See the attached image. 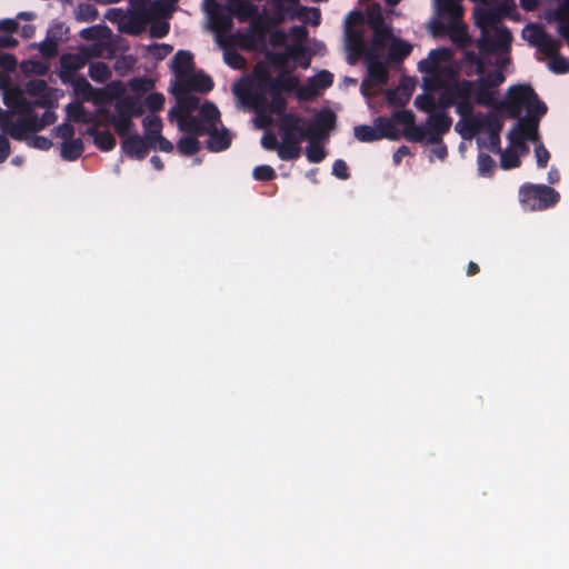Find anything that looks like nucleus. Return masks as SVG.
<instances>
[{"instance_id": "1", "label": "nucleus", "mask_w": 569, "mask_h": 569, "mask_svg": "<svg viewBox=\"0 0 569 569\" xmlns=\"http://www.w3.org/2000/svg\"><path fill=\"white\" fill-rule=\"evenodd\" d=\"M337 116L330 108L318 111L312 120L300 114H289L283 123L284 142L280 159L297 160L301 154V142L307 140L306 157L310 163H319L326 158L322 142L336 127Z\"/></svg>"}, {"instance_id": "2", "label": "nucleus", "mask_w": 569, "mask_h": 569, "mask_svg": "<svg viewBox=\"0 0 569 569\" xmlns=\"http://www.w3.org/2000/svg\"><path fill=\"white\" fill-rule=\"evenodd\" d=\"M505 80L506 77L500 70L486 74L483 72L476 80L458 79L443 93L441 100L447 106H455L456 112L460 117H465L473 112L475 104L483 107L495 106V89L501 86Z\"/></svg>"}, {"instance_id": "3", "label": "nucleus", "mask_w": 569, "mask_h": 569, "mask_svg": "<svg viewBox=\"0 0 569 569\" xmlns=\"http://www.w3.org/2000/svg\"><path fill=\"white\" fill-rule=\"evenodd\" d=\"M542 102L539 100L538 94L529 84H516L511 86L507 91V97L502 101H497L495 106H489L496 109L502 116L505 114L509 119H520L523 106L527 107V113L529 109L533 110L537 114V104Z\"/></svg>"}, {"instance_id": "4", "label": "nucleus", "mask_w": 569, "mask_h": 569, "mask_svg": "<svg viewBox=\"0 0 569 569\" xmlns=\"http://www.w3.org/2000/svg\"><path fill=\"white\" fill-rule=\"evenodd\" d=\"M547 110L548 109L545 102H539L537 104V114H535L533 110L530 108L529 113L520 118L513 128L508 132L507 139L510 146L521 150H527L528 147L526 141H537L539 139V121L540 118L547 113Z\"/></svg>"}, {"instance_id": "5", "label": "nucleus", "mask_w": 569, "mask_h": 569, "mask_svg": "<svg viewBox=\"0 0 569 569\" xmlns=\"http://www.w3.org/2000/svg\"><path fill=\"white\" fill-rule=\"evenodd\" d=\"M559 200V192L546 184L525 183L519 189V201L531 211L546 210Z\"/></svg>"}, {"instance_id": "6", "label": "nucleus", "mask_w": 569, "mask_h": 569, "mask_svg": "<svg viewBox=\"0 0 569 569\" xmlns=\"http://www.w3.org/2000/svg\"><path fill=\"white\" fill-rule=\"evenodd\" d=\"M390 27L380 28L372 31L371 44L368 46L362 39L361 33H353L348 43L350 50V63H353L361 53H371L382 56L388 42L392 39Z\"/></svg>"}, {"instance_id": "7", "label": "nucleus", "mask_w": 569, "mask_h": 569, "mask_svg": "<svg viewBox=\"0 0 569 569\" xmlns=\"http://www.w3.org/2000/svg\"><path fill=\"white\" fill-rule=\"evenodd\" d=\"M502 114L498 112L496 109L493 111L483 114L478 112L461 117L465 122L463 130L461 131V136L463 138H472L478 132L482 130H488L489 132H500L503 127Z\"/></svg>"}, {"instance_id": "8", "label": "nucleus", "mask_w": 569, "mask_h": 569, "mask_svg": "<svg viewBox=\"0 0 569 569\" xmlns=\"http://www.w3.org/2000/svg\"><path fill=\"white\" fill-rule=\"evenodd\" d=\"M360 57H363L368 72V79L362 80L360 90L365 97H369L370 93L368 92L367 87L370 84H386L389 80V71L387 64L381 61V56L361 53Z\"/></svg>"}, {"instance_id": "9", "label": "nucleus", "mask_w": 569, "mask_h": 569, "mask_svg": "<svg viewBox=\"0 0 569 569\" xmlns=\"http://www.w3.org/2000/svg\"><path fill=\"white\" fill-rule=\"evenodd\" d=\"M299 78L293 76L288 70L281 71L277 77L264 72L259 78V86L266 93H280L292 92L298 89Z\"/></svg>"}, {"instance_id": "10", "label": "nucleus", "mask_w": 569, "mask_h": 569, "mask_svg": "<svg viewBox=\"0 0 569 569\" xmlns=\"http://www.w3.org/2000/svg\"><path fill=\"white\" fill-rule=\"evenodd\" d=\"M512 41V34L506 27H497L493 34L489 30H482L478 40V47L487 53H495L498 50L508 49Z\"/></svg>"}, {"instance_id": "11", "label": "nucleus", "mask_w": 569, "mask_h": 569, "mask_svg": "<svg viewBox=\"0 0 569 569\" xmlns=\"http://www.w3.org/2000/svg\"><path fill=\"white\" fill-rule=\"evenodd\" d=\"M207 13L211 29L218 34L226 33L231 30L232 14L228 11L227 6H222L214 0L206 2Z\"/></svg>"}, {"instance_id": "12", "label": "nucleus", "mask_w": 569, "mask_h": 569, "mask_svg": "<svg viewBox=\"0 0 569 569\" xmlns=\"http://www.w3.org/2000/svg\"><path fill=\"white\" fill-rule=\"evenodd\" d=\"M213 86L212 78L199 71L180 79L173 88V93H190L191 91L207 93L213 89Z\"/></svg>"}, {"instance_id": "13", "label": "nucleus", "mask_w": 569, "mask_h": 569, "mask_svg": "<svg viewBox=\"0 0 569 569\" xmlns=\"http://www.w3.org/2000/svg\"><path fill=\"white\" fill-rule=\"evenodd\" d=\"M452 119L445 112L432 113L428 121V143L439 144L441 137L450 130Z\"/></svg>"}, {"instance_id": "14", "label": "nucleus", "mask_w": 569, "mask_h": 569, "mask_svg": "<svg viewBox=\"0 0 569 569\" xmlns=\"http://www.w3.org/2000/svg\"><path fill=\"white\" fill-rule=\"evenodd\" d=\"M530 42L536 46L542 54L549 58L557 56L561 48V42L558 39L539 27L535 28Z\"/></svg>"}, {"instance_id": "15", "label": "nucleus", "mask_w": 569, "mask_h": 569, "mask_svg": "<svg viewBox=\"0 0 569 569\" xmlns=\"http://www.w3.org/2000/svg\"><path fill=\"white\" fill-rule=\"evenodd\" d=\"M126 22L120 26V31L131 36L141 34L147 24L152 20L153 12H136L128 10L126 14Z\"/></svg>"}, {"instance_id": "16", "label": "nucleus", "mask_w": 569, "mask_h": 569, "mask_svg": "<svg viewBox=\"0 0 569 569\" xmlns=\"http://www.w3.org/2000/svg\"><path fill=\"white\" fill-rule=\"evenodd\" d=\"M73 91L77 96L94 103L106 102L109 94L104 89H94L84 77H78L72 80Z\"/></svg>"}, {"instance_id": "17", "label": "nucleus", "mask_w": 569, "mask_h": 569, "mask_svg": "<svg viewBox=\"0 0 569 569\" xmlns=\"http://www.w3.org/2000/svg\"><path fill=\"white\" fill-rule=\"evenodd\" d=\"M121 148L128 157L143 160L149 152L150 143L140 134L134 133L121 141Z\"/></svg>"}, {"instance_id": "18", "label": "nucleus", "mask_w": 569, "mask_h": 569, "mask_svg": "<svg viewBox=\"0 0 569 569\" xmlns=\"http://www.w3.org/2000/svg\"><path fill=\"white\" fill-rule=\"evenodd\" d=\"M88 54L86 53H64L60 58L61 64V79L63 82L70 81L73 72L82 69L88 62Z\"/></svg>"}, {"instance_id": "19", "label": "nucleus", "mask_w": 569, "mask_h": 569, "mask_svg": "<svg viewBox=\"0 0 569 569\" xmlns=\"http://www.w3.org/2000/svg\"><path fill=\"white\" fill-rule=\"evenodd\" d=\"M268 94L271 98L269 103L267 101V98L263 96H256L253 98V103L257 109L264 108L266 106H268L270 111L279 116L280 119L283 118L286 114H295L293 112H287L288 102L283 94L277 92Z\"/></svg>"}, {"instance_id": "20", "label": "nucleus", "mask_w": 569, "mask_h": 569, "mask_svg": "<svg viewBox=\"0 0 569 569\" xmlns=\"http://www.w3.org/2000/svg\"><path fill=\"white\" fill-rule=\"evenodd\" d=\"M209 136L206 141V147L211 152H221L228 149L231 144V137L227 129L218 130L217 126H208Z\"/></svg>"}, {"instance_id": "21", "label": "nucleus", "mask_w": 569, "mask_h": 569, "mask_svg": "<svg viewBox=\"0 0 569 569\" xmlns=\"http://www.w3.org/2000/svg\"><path fill=\"white\" fill-rule=\"evenodd\" d=\"M177 119L179 130L187 132L190 136L202 137L209 132L208 126L203 123L198 117L192 114H179Z\"/></svg>"}, {"instance_id": "22", "label": "nucleus", "mask_w": 569, "mask_h": 569, "mask_svg": "<svg viewBox=\"0 0 569 569\" xmlns=\"http://www.w3.org/2000/svg\"><path fill=\"white\" fill-rule=\"evenodd\" d=\"M117 113H123V116L132 118L141 117L144 113V107L140 102L139 98L133 96H126L119 99L114 104Z\"/></svg>"}, {"instance_id": "23", "label": "nucleus", "mask_w": 569, "mask_h": 569, "mask_svg": "<svg viewBox=\"0 0 569 569\" xmlns=\"http://www.w3.org/2000/svg\"><path fill=\"white\" fill-rule=\"evenodd\" d=\"M177 97V106L169 111L170 117L179 114H191L199 108L200 99L190 93H174Z\"/></svg>"}, {"instance_id": "24", "label": "nucleus", "mask_w": 569, "mask_h": 569, "mask_svg": "<svg viewBox=\"0 0 569 569\" xmlns=\"http://www.w3.org/2000/svg\"><path fill=\"white\" fill-rule=\"evenodd\" d=\"M101 112L103 113L107 122L113 127L114 131L118 133V136L122 138V140L126 137H129V132L134 127L132 119L123 116V113L121 114L116 112V114H111L107 110H103Z\"/></svg>"}, {"instance_id": "25", "label": "nucleus", "mask_w": 569, "mask_h": 569, "mask_svg": "<svg viewBox=\"0 0 569 569\" xmlns=\"http://www.w3.org/2000/svg\"><path fill=\"white\" fill-rule=\"evenodd\" d=\"M267 31V22L262 14L257 12V16L250 19V30L248 33L241 36V46L243 48H252L254 44V34L258 33L262 37Z\"/></svg>"}, {"instance_id": "26", "label": "nucleus", "mask_w": 569, "mask_h": 569, "mask_svg": "<svg viewBox=\"0 0 569 569\" xmlns=\"http://www.w3.org/2000/svg\"><path fill=\"white\" fill-rule=\"evenodd\" d=\"M227 9L232 18L236 17L240 22L249 21L258 12V7L250 1L234 0L233 3L227 4Z\"/></svg>"}, {"instance_id": "27", "label": "nucleus", "mask_w": 569, "mask_h": 569, "mask_svg": "<svg viewBox=\"0 0 569 569\" xmlns=\"http://www.w3.org/2000/svg\"><path fill=\"white\" fill-rule=\"evenodd\" d=\"M12 96H16V101H11V94H4L3 101L8 107L18 108L21 117H29L36 113L33 101H28L19 88H13Z\"/></svg>"}, {"instance_id": "28", "label": "nucleus", "mask_w": 569, "mask_h": 569, "mask_svg": "<svg viewBox=\"0 0 569 569\" xmlns=\"http://www.w3.org/2000/svg\"><path fill=\"white\" fill-rule=\"evenodd\" d=\"M193 69V57L191 52L179 50L172 59V70L177 77H187Z\"/></svg>"}, {"instance_id": "29", "label": "nucleus", "mask_w": 569, "mask_h": 569, "mask_svg": "<svg viewBox=\"0 0 569 569\" xmlns=\"http://www.w3.org/2000/svg\"><path fill=\"white\" fill-rule=\"evenodd\" d=\"M453 84H455V81L447 82L438 73L423 79V87L426 90H428V91H439L440 90L441 91L439 94V98H438V106L441 107L442 109H448L451 107V106L445 104L441 99H442L443 93L448 90V88H450Z\"/></svg>"}, {"instance_id": "30", "label": "nucleus", "mask_w": 569, "mask_h": 569, "mask_svg": "<svg viewBox=\"0 0 569 569\" xmlns=\"http://www.w3.org/2000/svg\"><path fill=\"white\" fill-rule=\"evenodd\" d=\"M87 134L93 138L94 144L101 151H110L117 144V140L110 131H99L91 127L87 129Z\"/></svg>"}, {"instance_id": "31", "label": "nucleus", "mask_w": 569, "mask_h": 569, "mask_svg": "<svg viewBox=\"0 0 569 569\" xmlns=\"http://www.w3.org/2000/svg\"><path fill=\"white\" fill-rule=\"evenodd\" d=\"M142 126L144 129V139L150 143L154 144L157 136H161L162 121L160 117L156 114H149L143 118Z\"/></svg>"}, {"instance_id": "32", "label": "nucleus", "mask_w": 569, "mask_h": 569, "mask_svg": "<svg viewBox=\"0 0 569 569\" xmlns=\"http://www.w3.org/2000/svg\"><path fill=\"white\" fill-rule=\"evenodd\" d=\"M56 29H62V23H58L53 27H51L48 30L47 38L40 42L39 50L41 54L47 58L51 59L54 58L58 53V42L56 41Z\"/></svg>"}, {"instance_id": "33", "label": "nucleus", "mask_w": 569, "mask_h": 569, "mask_svg": "<svg viewBox=\"0 0 569 569\" xmlns=\"http://www.w3.org/2000/svg\"><path fill=\"white\" fill-rule=\"evenodd\" d=\"M289 114H286L283 118L280 119V123H279V133L281 136V143L278 141L277 137L274 133L272 132H266L263 136H262V139H261V144L264 149L267 150H277V153H278V157L280 158V152L283 148V146H286V142H284V131H283V123L287 119Z\"/></svg>"}, {"instance_id": "34", "label": "nucleus", "mask_w": 569, "mask_h": 569, "mask_svg": "<svg viewBox=\"0 0 569 569\" xmlns=\"http://www.w3.org/2000/svg\"><path fill=\"white\" fill-rule=\"evenodd\" d=\"M84 144L80 138L63 141L61 144V157L67 161H76L82 156Z\"/></svg>"}, {"instance_id": "35", "label": "nucleus", "mask_w": 569, "mask_h": 569, "mask_svg": "<svg viewBox=\"0 0 569 569\" xmlns=\"http://www.w3.org/2000/svg\"><path fill=\"white\" fill-rule=\"evenodd\" d=\"M66 113L68 121L71 122L89 123L92 120L83 104L79 101L68 103L66 106Z\"/></svg>"}, {"instance_id": "36", "label": "nucleus", "mask_w": 569, "mask_h": 569, "mask_svg": "<svg viewBox=\"0 0 569 569\" xmlns=\"http://www.w3.org/2000/svg\"><path fill=\"white\" fill-rule=\"evenodd\" d=\"M500 20V14L495 9H479L475 12V22L482 30H488L489 26H496Z\"/></svg>"}, {"instance_id": "37", "label": "nucleus", "mask_w": 569, "mask_h": 569, "mask_svg": "<svg viewBox=\"0 0 569 569\" xmlns=\"http://www.w3.org/2000/svg\"><path fill=\"white\" fill-rule=\"evenodd\" d=\"M288 56L291 60L298 62L302 69H308L310 67L311 54L303 44L293 43L288 46Z\"/></svg>"}, {"instance_id": "38", "label": "nucleus", "mask_w": 569, "mask_h": 569, "mask_svg": "<svg viewBox=\"0 0 569 569\" xmlns=\"http://www.w3.org/2000/svg\"><path fill=\"white\" fill-rule=\"evenodd\" d=\"M412 46L403 40L395 39L389 47V59L392 62H400L410 56Z\"/></svg>"}, {"instance_id": "39", "label": "nucleus", "mask_w": 569, "mask_h": 569, "mask_svg": "<svg viewBox=\"0 0 569 569\" xmlns=\"http://www.w3.org/2000/svg\"><path fill=\"white\" fill-rule=\"evenodd\" d=\"M198 138L199 137H197V136H190V134L186 136V137H181L177 142L178 151L181 154L187 156V157L197 154L201 149V144H200V141L198 140Z\"/></svg>"}, {"instance_id": "40", "label": "nucleus", "mask_w": 569, "mask_h": 569, "mask_svg": "<svg viewBox=\"0 0 569 569\" xmlns=\"http://www.w3.org/2000/svg\"><path fill=\"white\" fill-rule=\"evenodd\" d=\"M111 76L112 72L106 62H94L89 67V77L98 83H104Z\"/></svg>"}, {"instance_id": "41", "label": "nucleus", "mask_w": 569, "mask_h": 569, "mask_svg": "<svg viewBox=\"0 0 569 569\" xmlns=\"http://www.w3.org/2000/svg\"><path fill=\"white\" fill-rule=\"evenodd\" d=\"M200 117L206 126H217L220 118V111L213 102L206 101L199 110Z\"/></svg>"}, {"instance_id": "42", "label": "nucleus", "mask_w": 569, "mask_h": 569, "mask_svg": "<svg viewBox=\"0 0 569 569\" xmlns=\"http://www.w3.org/2000/svg\"><path fill=\"white\" fill-rule=\"evenodd\" d=\"M74 18L79 22H91L94 21L99 12L97 8L90 3H79L73 11Z\"/></svg>"}, {"instance_id": "43", "label": "nucleus", "mask_w": 569, "mask_h": 569, "mask_svg": "<svg viewBox=\"0 0 569 569\" xmlns=\"http://www.w3.org/2000/svg\"><path fill=\"white\" fill-rule=\"evenodd\" d=\"M353 134L361 142H372L382 139V134L377 133V128L367 124L355 127Z\"/></svg>"}, {"instance_id": "44", "label": "nucleus", "mask_w": 569, "mask_h": 569, "mask_svg": "<svg viewBox=\"0 0 569 569\" xmlns=\"http://www.w3.org/2000/svg\"><path fill=\"white\" fill-rule=\"evenodd\" d=\"M377 133H381L382 138H388L391 140H397L399 138L396 128L395 120L388 119L385 117H379L376 120Z\"/></svg>"}, {"instance_id": "45", "label": "nucleus", "mask_w": 569, "mask_h": 569, "mask_svg": "<svg viewBox=\"0 0 569 569\" xmlns=\"http://www.w3.org/2000/svg\"><path fill=\"white\" fill-rule=\"evenodd\" d=\"M411 97V89L408 87H399L396 90H389L387 101L392 106H405Z\"/></svg>"}, {"instance_id": "46", "label": "nucleus", "mask_w": 569, "mask_h": 569, "mask_svg": "<svg viewBox=\"0 0 569 569\" xmlns=\"http://www.w3.org/2000/svg\"><path fill=\"white\" fill-rule=\"evenodd\" d=\"M299 3V0H272V9L278 22L282 21L284 17Z\"/></svg>"}, {"instance_id": "47", "label": "nucleus", "mask_w": 569, "mask_h": 569, "mask_svg": "<svg viewBox=\"0 0 569 569\" xmlns=\"http://www.w3.org/2000/svg\"><path fill=\"white\" fill-rule=\"evenodd\" d=\"M500 154V167L503 170H511L515 168L520 167L521 161L516 150L513 149H506L505 151L501 150Z\"/></svg>"}, {"instance_id": "48", "label": "nucleus", "mask_w": 569, "mask_h": 569, "mask_svg": "<svg viewBox=\"0 0 569 569\" xmlns=\"http://www.w3.org/2000/svg\"><path fill=\"white\" fill-rule=\"evenodd\" d=\"M496 162L488 153L480 152L478 154V172L481 177H492Z\"/></svg>"}, {"instance_id": "49", "label": "nucleus", "mask_w": 569, "mask_h": 569, "mask_svg": "<svg viewBox=\"0 0 569 569\" xmlns=\"http://www.w3.org/2000/svg\"><path fill=\"white\" fill-rule=\"evenodd\" d=\"M12 139L22 141L27 139V134L29 133L28 128H26L22 118L20 117L16 122L10 121L8 129L4 130Z\"/></svg>"}, {"instance_id": "50", "label": "nucleus", "mask_w": 569, "mask_h": 569, "mask_svg": "<svg viewBox=\"0 0 569 569\" xmlns=\"http://www.w3.org/2000/svg\"><path fill=\"white\" fill-rule=\"evenodd\" d=\"M166 98L160 92H152L144 99L143 107L151 112H158L163 109Z\"/></svg>"}, {"instance_id": "51", "label": "nucleus", "mask_w": 569, "mask_h": 569, "mask_svg": "<svg viewBox=\"0 0 569 569\" xmlns=\"http://www.w3.org/2000/svg\"><path fill=\"white\" fill-rule=\"evenodd\" d=\"M47 91H49V86L42 79L29 80L26 83V92L31 97L42 96Z\"/></svg>"}, {"instance_id": "52", "label": "nucleus", "mask_w": 569, "mask_h": 569, "mask_svg": "<svg viewBox=\"0 0 569 569\" xmlns=\"http://www.w3.org/2000/svg\"><path fill=\"white\" fill-rule=\"evenodd\" d=\"M550 59L548 67L553 73L565 74L569 72V61L565 57L557 53V56H553Z\"/></svg>"}, {"instance_id": "53", "label": "nucleus", "mask_w": 569, "mask_h": 569, "mask_svg": "<svg viewBox=\"0 0 569 569\" xmlns=\"http://www.w3.org/2000/svg\"><path fill=\"white\" fill-rule=\"evenodd\" d=\"M276 171L271 166L260 164L257 166L252 171V177L257 181H270L276 178Z\"/></svg>"}, {"instance_id": "54", "label": "nucleus", "mask_w": 569, "mask_h": 569, "mask_svg": "<svg viewBox=\"0 0 569 569\" xmlns=\"http://www.w3.org/2000/svg\"><path fill=\"white\" fill-rule=\"evenodd\" d=\"M427 134V129L419 127L416 123H413V126H410L409 128H406L405 130V137L412 142L423 141Z\"/></svg>"}, {"instance_id": "55", "label": "nucleus", "mask_w": 569, "mask_h": 569, "mask_svg": "<svg viewBox=\"0 0 569 569\" xmlns=\"http://www.w3.org/2000/svg\"><path fill=\"white\" fill-rule=\"evenodd\" d=\"M368 24L372 31L380 29V28L388 27L385 23L383 16H382L379 7L377 9L368 11Z\"/></svg>"}, {"instance_id": "56", "label": "nucleus", "mask_w": 569, "mask_h": 569, "mask_svg": "<svg viewBox=\"0 0 569 569\" xmlns=\"http://www.w3.org/2000/svg\"><path fill=\"white\" fill-rule=\"evenodd\" d=\"M442 14L457 17L461 14V7L456 0H442L439 6Z\"/></svg>"}, {"instance_id": "57", "label": "nucleus", "mask_w": 569, "mask_h": 569, "mask_svg": "<svg viewBox=\"0 0 569 569\" xmlns=\"http://www.w3.org/2000/svg\"><path fill=\"white\" fill-rule=\"evenodd\" d=\"M130 88L138 93H146L153 88V82L148 78H134L130 81Z\"/></svg>"}, {"instance_id": "58", "label": "nucleus", "mask_w": 569, "mask_h": 569, "mask_svg": "<svg viewBox=\"0 0 569 569\" xmlns=\"http://www.w3.org/2000/svg\"><path fill=\"white\" fill-rule=\"evenodd\" d=\"M392 118L395 122L403 124L406 128H409L415 123V114L410 110H398L393 113Z\"/></svg>"}, {"instance_id": "59", "label": "nucleus", "mask_w": 569, "mask_h": 569, "mask_svg": "<svg viewBox=\"0 0 569 569\" xmlns=\"http://www.w3.org/2000/svg\"><path fill=\"white\" fill-rule=\"evenodd\" d=\"M169 29L167 21H153L150 27V37L161 39L168 34Z\"/></svg>"}, {"instance_id": "60", "label": "nucleus", "mask_w": 569, "mask_h": 569, "mask_svg": "<svg viewBox=\"0 0 569 569\" xmlns=\"http://www.w3.org/2000/svg\"><path fill=\"white\" fill-rule=\"evenodd\" d=\"M18 60L11 53L0 52V68L6 72H13L17 69Z\"/></svg>"}, {"instance_id": "61", "label": "nucleus", "mask_w": 569, "mask_h": 569, "mask_svg": "<svg viewBox=\"0 0 569 569\" xmlns=\"http://www.w3.org/2000/svg\"><path fill=\"white\" fill-rule=\"evenodd\" d=\"M313 86L317 88H328L333 82V76L328 70L320 71L315 78L311 79Z\"/></svg>"}, {"instance_id": "62", "label": "nucleus", "mask_w": 569, "mask_h": 569, "mask_svg": "<svg viewBox=\"0 0 569 569\" xmlns=\"http://www.w3.org/2000/svg\"><path fill=\"white\" fill-rule=\"evenodd\" d=\"M126 14L127 12H124L121 8H110L107 10L104 18L112 23H118L120 27L123 22H126Z\"/></svg>"}, {"instance_id": "63", "label": "nucleus", "mask_w": 569, "mask_h": 569, "mask_svg": "<svg viewBox=\"0 0 569 569\" xmlns=\"http://www.w3.org/2000/svg\"><path fill=\"white\" fill-rule=\"evenodd\" d=\"M56 136L63 139L64 141H69L73 139L74 128L69 122H63L54 128Z\"/></svg>"}, {"instance_id": "64", "label": "nucleus", "mask_w": 569, "mask_h": 569, "mask_svg": "<svg viewBox=\"0 0 569 569\" xmlns=\"http://www.w3.org/2000/svg\"><path fill=\"white\" fill-rule=\"evenodd\" d=\"M415 104L418 109L426 112H431L436 107L433 97L425 94L418 96L415 99Z\"/></svg>"}]
</instances>
